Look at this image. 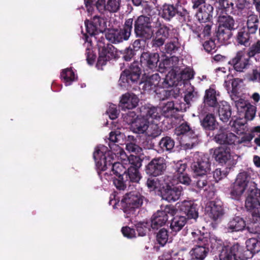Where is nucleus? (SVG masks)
I'll list each match as a JSON object with an SVG mask.
<instances>
[{
	"label": "nucleus",
	"mask_w": 260,
	"mask_h": 260,
	"mask_svg": "<svg viewBox=\"0 0 260 260\" xmlns=\"http://www.w3.org/2000/svg\"><path fill=\"white\" fill-rule=\"evenodd\" d=\"M117 178H113V183L116 188L119 190H124L126 188V182L128 181L125 179V176L123 175L117 176Z\"/></svg>",
	"instance_id": "09e8293b"
},
{
	"label": "nucleus",
	"mask_w": 260,
	"mask_h": 260,
	"mask_svg": "<svg viewBox=\"0 0 260 260\" xmlns=\"http://www.w3.org/2000/svg\"><path fill=\"white\" fill-rule=\"evenodd\" d=\"M248 191L250 193L245 201V208L251 213L252 220L260 223V189L255 186Z\"/></svg>",
	"instance_id": "423d86ee"
},
{
	"label": "nucleus",
	"mask_w": 260,
	"mask_h": 260,
	"mask_svg": "<svg viewBox=\"0 0 260 260\" xmlns=\"http://www.w3.org/2000/svg\"><path fill=\"white\" fill-rule=\"evenodd\" d=\"M210 240L211 238L205 236V234H203L202 235H200L197 239H193V241L196 243V246H203L205 248H209Z\"/></svg>",
	"instance_id": "8fccbe9b"
},
{
	"label": "nucleus",
	"mask_w": 260,
	"mask_h": 260,
	"mask_svg": "<svg viewBox=\"0 0 260 260\" xmlns=\"http://www.w3.org/2000/svg\"><path fill=\"white\" fill-rule=\"evenodd\" d=\"M197 97V92L194 90L192 86H190L185 94L184 101L186 103H188L190 105V102L194 101Z\"/></svg>",
	"instance_id": "864d4df0"
},
{
	"label": "nucleus",
	"mask_w": 260,
	"mask_h": 260,
	"mask_svg": "<svg viewBox=\"0 0 260 260\" xmlns=\"http://www.w3.org/2000/svg\"><path fill=\"white\" fill-rule=\"evenodd\" d=\"M218 27L223 29H229L230 31L234 29V20L230 16H222L219 18Z\"/></svg>",
	"instance_id": "f704fd0d"
},
{
	"label": "nucleus",
	"mask_w": 260,
	"mask_h": 260,
	"mask_svg": "<svg viewBox=\"0 0 260 260\" xmlns=\"http://www.w3.org/2000/svg\"><path fill=\"white\" fill-rule=\"evenodd\" d=\"M233 3L230 0H216V7L225 12L232 11Z\"/></svg>",
	"instance_id": "49530a36"
},
{
	"label": "nucleus",
	"mask_w": 260,
	"mask_h": 260,
	"mask_svg": "<svg viewBox=\"0 0 260 260\" xmlns=\"http://www.w3.org/2000/svg\"><path fill=\"white\" fill-rule=\"evenodd\" d=\"M161 114L166 117H172L177 111L175 104L173 102H168L161 109Z\"/></svg>",
	"instance_id": "37998d69"
},
{
	"label": "nucleus",
	"mask_w": 260,
	"mask_h": 260,
	"mask_svg": "<svg viewBox=\"0 0 260 260\" xmlns=\"http://www.w3.org/2000/svg\"><path fill=\"white\" fill-rule=\"evenodd\" d=\"M179 47L178 40L175 38L165 45V50L168 53H172L178 50Z\"/></svg>",
	"instance_id": "13d9d810"
},
{
	"label": "nucleus",
	"mask_w": 260,
	"mask_h": 260,
	"mask_svg": "<svg viewBox=\"0 0 260 260\" xmlns=\"http://www.w3.org/2000/svg\"><path fill=\"white\" fill-rule=\"evenodd\" d=\"M99 48V56L96 66L99 69H102V67L105 65L107 61L115 58L116 55V49L111 44L103 45L102 42L98 44Z\"/></svg>",
	"instance_id": "ddd939ff"
},
{
	"label": "nucleus",
	"mask_w": 260,
	"mask_h": 260,
	"mask_svg": "<svg viewBox=\"0 0 260 260\" xmlns=\"http://www.w3.org/2000/svg\"><path fill=\"white\" fill-rule=\"evenodd\" d=\"M129 166L128 168H133L140 170L142 166L143 159L138 155H134L131 154L126 157Z\"/></svg>",
	"instance_id": "c03bdc74"
},
{
	"label": "nucleus",
	"mask_w": 260,
	"mask_h": 260,
	"mask_svg": "<svg viewBox=\"0 0 260 260\" xmlns=\"http://www.w3.org/2000/svg\"><path fill=\"white\" fill-rule=\"evenodd\" d=\"M133 132L134 133H137L138 134L144 135L145 136H146V142L147 143H150V144H149V146H148V147H147V148L148 149L151 148L152 147V146H153V144H152V139H153L154 138H155L156 137L157 135L158 134V133H157L156 135L152 133H149V132H151V131H133Z\"/></svg>",
	"instance_id": "6e6d98bb"
},
{
	"label": "nucleus",
	"mask_w": 260,
	"mask_h": 260,
	"mask_svg": "<svg viewBox=\"0 0 260 260\" xmlns=\"http://www.w3.org/2000/svg\"><path fill=\"white\" fill-rule=\"evenodd\" d=\"M218 116L219 119L223 122H226L231 115V108L226 102H222L218 107Z\"/></svg>",
	"instance_id": "2f4dec72"
},
{
	"label": "nucleus",
	"mask_w": 260,
	"mask_h": 260,
	"mask_svg": "<svg viewBox=\"0 0 260 260\" xmlns=\"http://www.w3.org/2000/svg\"><path fill=\"white\" fill-rule=\"evenodd\" d=\"M213 157L218 163L227 164L228 166H233L236 164L234 159H232L231 150L229 148L219 147L214 151Z\"/></svg>",
	"instance_id": "a211bd4d"
},
{
	"label": "nucleus",
	"mask_w": 260,
	"mask_h": 260,
	"mask_svg": "<svg viewBox=\"0 0 260 260\" xmlns=\"http://www.w3.org/2000/svg\"><path fill=\"white\" fill-rule=\"evenodd\" d=\"M177 12V8L173 5L165 4L163 6L161 15L163 18L169 20Z\"/></svg>",
	"instance_id": "e433bc0d"
},
{
	"label": "nucleus",
	"mask_w": 260,
	"mask_h": 260,
	"mask_svg": "<svg viewBox=\"0 0 260 260\" xmlns=\"http://www.w3.org/2000/svg\"><path fill=\"white\" fill-rule=\"evenodd\" d=\"M167 169V162L162 157L152 158L145 167V171L149 176L157 177L162 175Z\"/></svg>",
	"instance_id": "9b49d317"
},
{
	"label": "nucleus",
	"mask_w": 260,
	"mask_h": 260,
	"mask_svg": "<svg viewBox=\"0 0 260 260\" xmlns=\"http://www.w3.org/2000/svg\"><path fill=\"white\" fill-rule=\"evenodd\" d=\"M85 26L87 33L92 37L101 33L103 34L106 29L107 22L105 19L95 16L90 22L85 20Z\"/></svg>",
	"instance_id": "4468645a"
},
{
	"label": "nucleus",
	"mask_w": 260,
	"mask_h": 260,
	"mask_svg": "<svg viewBox=\"0 0 260 260\" xmlns=\"http://www.w3.org/2000/svg\"><path fill=\"white\" fill-rule=\"evenodd\" d=\"M246 226V222L242 217L235 216L230 220L226 229L228 232L234 233L242 231Z\"/></svg>",
	"instance_id": "bb28decb"
},
{
	"label": "nucleus",
	"mask_w": 260,
	"mask_h": 260,
	"mask_svg": "<svg viewBox=\"0 0 260 260\" xmlns=\"http://www.w3.org/2000/svg\"><path fill=\"white\" fill-rule=\"evenodd\" d=\"M213 7L210 4H205L201 6L196 14V17L201 23L210 21L212 17Z\"/></svg>",
	"instance_id": "cd10ccee"
},
{
	"label": "nucleus",
	"mask_w": 260,
	"mask_h": 260,
	"mask_svg": "<svg viewBox=\"0 0 260 260\" xmlns=\"http://www.w3.org/2000/svg\"><path fill=\"white\" fill-rule=\"evenodd\" d=\"M259 19L257 15H250L247 18V27L250 34L256 32L258 27Z\"/></svg>",
	"instance_id": "c9c22d12"
},
{
	"label": "nucleus",
	"mask_w": 260,
	"mask_h": 260,
	"mask_svg": "<svg viewBox=\"0 0 260 260\" xmlns=\"http://www.w3.org/2000/svg\"><path fill=\"white\" fill-rule=\"evenodd\" d=\"M160 109L154 107H146V120L142 118L144 128L147 130L148 128L155 130L157 124H153V119H157L160 117Z\"/></svg>",
	"instance_id": "412c9836"
},
{
	"label": "nucleus",
	"mask_w": 260,
	"mask_h": 260,
	"mask_svg": "<svg viewBox=\"0 0 260 260\" xmlns=\"http://www.w3.org/2000/svg\"><path fill=\"white\" fill-rule=\"evenodd\" d=\"M218 95V94L216 91L212 87H210L206 90L204 97L205 103L210 106H214L217 103V96Z\"/></svg>",
	"instance_id": "72a5a7b5"
},
{
	"label": "nucleus",
	"mask_w": 260,
	"mask_h": 260,
	"mask_svg": "<svg viewBox=\"0 0 260 260\" xmlns=\"http://www.w3.org/2000/svg\"><path fill=\"white\" fill-rule=\"evenodd\" d=\"M110 168L111 171L116 176H119L123 175L124 170H126L124 168L123 165L118 162L112 161V164L111 166H108V169Z\"/></svg>",
	"instance_id": "de8ad7c7"
},
{
	"label": "nucleus",
	"mask_w": 260,
	"mask_h": 260,
	"mask_svg": "<svg viewBox=\"0 0 260 260\" xmlns=\"http://www.w3.org/2000/svg\"><path fill=\"white\" fill-rule=\"evenodd\" d=\"M228 174L227 170H221V169H216L213 172V177L214 179L215 182H218L219 181L226 177Z\"/></svg>",
	"instance_id": "052dcab7"
},
{
	"label": "nucleus",
	"mask_w": 260,
	"mask_h": 260,
	"mask_svg": "<svg viewBox=\"0 0 260 260\" xmlns=\"http://www.w3.org/2000/svg\"><path fill=\"white\" fill-rule=\"evenodd\" d=\"M232 77L228 76L227 78L224 81V86L229 94L232 99H235V96L234 93H233V87L232 86Z\"/></svg>",
	"instance_id": "e2e57ef3"
},
{
	"label": "nucleus",
	"mask_w": 260,
	"mask_h": 260,
	"mask_svg": "<svg viewBox=\"0 0 260 260\" xmlns=\"http://www.w3.org/2000/svg\"><path fill=\"white\" fill-rule=\"evenodd\" d=\"M141 74L138 62H133L128 69L121 74L119 80L120 86L127 88L132 83L137 82L140 79Z\"/></svg>",
	"instance_id": "9d476101"
},
{
	"label": "nucleus",
	"mask_w": 260,
	"mask_h": 260,
	"mask_svg": "<svg viewBox=\"0 0 260 260\" xmlns=\"http://www.w3.org/2000/svg\"><path fill=\"white\" fill-rule=\"evenodd\" d=\"M232 36L231 31L229 29H223L218 27L217 32V37L219 42L223 44H228V41Z\"/></svg>",
	"instance_id": "a19ab883"
},
{
	"label": "nucleus",
	"mask_w": 260,
	"mask_h": 260,
	"mask_svg": "<svg viewBox=\"0 0 260 260\" xmlns=\"http://www.w3.org/2000/svg\"><path fill=\"white\" fill-rule=\"evenodd\" d=\"M228 131H220L219 134H216L214 139L215 141L222 145H236L237 136L232 133H228Z\"/></svg>",
	"instance_id": "a878e982"
},
{
	"label": "nucleus",
	"mask_w": 260,
	"mask_h": 260,
	"mask_svg": "<svg viewBox=\"0 0 260 260\" xmlns=\"http://www.w3.org/2000/svg\"><path fill=\"white\" fill-rule=\"evenodd\" d=\"M123 121L128 125H131L130 127L125 128H130L131 130H144L142 118H138L134 112H129L123 117Z\"/></svg>",
	"instance_id": "393cba45"
},
{
	"label": "nucleus",
	"mask_w": 260,
	"mask_h": 260,
	"mask_svg": "<svg viewBox=\"0 0 260 260\" xmlns=\"http://www.w3.org/2000/svg\"><path fill=\"white\" fill-rule=\"evenodd\" d=\"M138 236H144L150 230V225L147 222H140L135 225Z\"/></svg>",
	"instance_id": "3c124183"
},
{
	"label": "nucleus",
	"mask_w": 260,
	"mask_h": 260,
	"mask_svg": "<svg viewBox=\"0 0 260 260\" xmlns=\"http://www.w3.org/2000/svg\"><path fill=\"white\" fill-rule=\"evenodd\" d=\"M203 46L207 52L212 53L216 51V45L213 40L206 41L203 44Z\"/></svg>",
	"instance_id": "338daca9"
},
{
	"label": "nucleus",
	"mask_w": 260,
	"mask_h": 260,
	"mask_svg": "<svg viewBox=\"0 0 260 260\" xmlns=\"http://www.w3.org/2000/svg\"><path fill=\"white\" fill-rule=\"evenodd\" d=\"M198 205L191 201H185L180 205V214L177 215L171 220L170 228L173 235L180 231L186 223L187 220L196 219L199 216Z\"/></svg>",
	"instance_id": "20e7f679"
},
{
	"label": "nucleus",
	"mask_w": 260,
	"mask_h": 260,
	"mask_svg": "<svg viewBox=\"0 0 260 260\" xmlns=\"http://www.w3.org/2000/svg\"><path fill=\"white\" fill-rule=\"evenodd\" d=\"M260 54V41H257L249 48L248 52L249 57H252L256 54Z\"/></svg>",
	"instance_id": "69168bd1"
},
{
	"label": "nucleus",
	"mask_w": 260,
	"mask_h": 260,
	"mask_svg": "<svg viewBox=\"0 0 260 260\" xmlns=\"http://www.w3.org/2000/svg\"><path fill=\"white\" fill-rule=\"evenodd\" d=\"M248 79L250 81L260 82V68L253 69L252 73L249 74Z\"/></svg>",
	"instance_id": "774afa93"
},
{
	"label": "nucleus",
	"mask_w": 260,
	"mask_h": 260,
	"mask_svg": "<svg viewBox=\"0 0 260 260\" xmlns=\"http://www.w3.org/2000/svg\"><path fill=\"white\" fill-rule=\"evenodd\" d=\"M139 101V99L136 95L127 92L121 96L119 106L122 110L132 109L137 106Z\"/></svg>",
	"instance_id": "b1692460"
},
{
	"label": "nucleus",
	"mask_w": 260,
	"mask_h": 260,
	"mask_svg": "<svg viewBox=\"0 0 260 260\" xmlns=\"http://www.w3.org/2000/svg\"><path fill=\"white\" fill-rule=\"evenodd\" d=\"M108 150L104 145L97 146L93 153L99 175L102 178V172L108 169V166H111L115 158L125 160L127 155L124 150L114 143H109Z\"/></svg>",
	"instance_id": "f03ea898"
},
{
	"label": "nucleus",
	"mask_w": 260,
	"mask_h": 260,
	"mask_svg": "<svg viewBox=\"0 0 260 260\" xmlns=\"http://www.w3.org/2000/svg\"><path fill=\"white\" fill-rule=\"evenodd\" d=\"M175 145L174 141L170 137H165L161 138L159 142V146L162 151L171 152Z\"/></svg>",
	"instance_id": "ea45409f"
},
{
	"label": "nucleus",
	"mask_w": 260,
	"mask_h": 260,
	"mask_svg": "<svg viewBox=\"0 0 260 260\" xmlns=\"http://www.w3.org/2000/svg\"><path fill=\"white\" fill-rule=\"evenodd\" d=\"M206 211L209 217L216 221L224 214L223 208L220 201H210L206 207Z\"/></svg>",
	"instance_id": "4be33fe9"
},
{
	"label": "nucleus",
	"mask_w": 260,
	"mask_h": 260,
	"mask_svg": "<svg viewBox=\"0 0 260 260\" xmlns=\"http://www.w3.org/2000/svg\"><path fill=\"white\" fill-rule=\"evenodd\" d=\"M121 232L123 235L127 238H133L136 237L135 230L126 226L122 227Z\"/></svg>",
	"instance_id": "0e129e2a"
},
{
	"label": "nucleus",
	"mask_w": 260,
	"mask_h": 260,
	"mask_svg": "<svg viewBox=\"0 0 260 260\" xmlns=\"http://www.w3.org/2000/svg\"><path fill=\"white\" fill-rule=\"evenodd\" d=\"M175 134L180 143L188 148H191L198 143L199 134L196 131H175Z\"/></svg>",
	"instance_id": "6ab92c4d"
},
{
	"label": "nucleus",
	"mask_w": 260,
	"mask_h": 260,
	"mask_svg": "<svg viewBox=\"0 0 260 260\" xmlns=\"http://www.w3.org/2000/svg\"><path fill=\"white\" fill-rule=\"evenodd\" d=\"M155 32L153 36L152 46L160 47L164 45L166 39L172 37L171 30L167 26L161 24L157 20V22L152 23L149 17L140 16L135 22V31L137 36L145 39H150L154 30Z\"/></svg>",
	"instance_id": "f257e3e1"
},
{
	"label": "nucleus",
	"mask_w": 260,
	"mask_h": 260,
	"mask_svg": "<svg viewBox=\"0 0 260 260\" xmlns=\"http://www.w3.org/2000/svg\"><path fill=\"white\" fill-rule=\"evenodd\" d=\"M159 56L157 53L143 52L140 58L141 66L146 70L153 71L157 67Z\"/></svg>",
	"instance_id": "aec40b11"
},
{
	"label": "nucleus",
	"mask_w": 260,
	"mask_h": 260,
	"mask_svg": "<svg viewBox=\"0 0 260 260\" xmlns=\"http://www.w3.org/2000/svg\"><path fill=\"white\" fill-rule=\"evenodd\" d=\"M173 73H169L166 76V79H162V81H160V77L158 74L155 73L150 77H146V80L144 82V87L146 90L154 89L157 87L160 88H165L169 86L177 85L178 83L175 80V78H177V75L174 77L173 79H171Z\"/></svg>",
	"instance_id": "1a4fd4ad"
},
{
	"label": "nucleus",
	"mask_w": 260,
	"mask_h": 260,
	"mask_svg": "<svg viewBox=\"0 0 260 260\" xmlns=\"http://www.w3.org/2000/svg\"><path fill=\"white\" fill-rule=\"evenodd\" d=\"M203 127L208 130L218 129V123L216 122L212 115H207L201 123Z\"/></svg>",
	"instance_id": "4c0bfd02"
},
{
	"label": "nucleus",
	"mask_w": 260,
	"mask_h": 260,
	"mask_svg": "<svg viewBox=\"0 0 260 260\" xmlns=\"http://www.w3.org/2000/svg\"><path fill=\"white\" fill-rule=\"evenodd\" d=\"M256 108L255 106L249 104L242 112L244 117L247 120H252L255 114Z\"/></svg>",
	"instance_id": "4d7b16f0"
},
{
	"label": "nucleus",
	"mask_w": 260,
	"mask_h": 260,
	"mask_svg": "<svg viewBox=\"0 0 260 260\" xmlns=\"http://www.w3.org/2000/svg\"><path fill=\"white\" fill-rule=\"evenodd\" d=\"M193 76L194 73L192 69L190 68H186L181 72L180 78L181 80L186 81L193 78Z\"/></svg>",
	"instance_id": "bf43d9fd"
},
{
	"label": "nucleus",
	"mask_w": 260,
	"mask_h": 260,
	"mask_svg": "<svg viewBox=\"0 0 260 260\" xmlns=\"http://www.w3.org/2000/svg\"><path fill=\"white\" fill-rule=\"evenodd\" d=\"M209 251V248L195 246L189 252L190 260H204Z\"/></svg>",
	"instance_id": "c85d7f7f"
},
{
	"label": "nucleus",
	"mask_w": 260,
	"mask_h": 260,
	"mask_svg": "<svg viewBox=\"0 0 260 260\" xmlns=\"http://www.w3.org/2000/svg\"><path fill=\"white\" fill-rule=\"evenodd\" d=\"M120 0H108L107 2V11L111 13L116 12L119 9Z\"/></svg>",
	"instance_id": "5fc2aeb1"
},
{
	"label": "nucleus",
	"mask_w": 260,
	"mask_h": 260,
	"mask_svg": "<svg viewBox=\"0 0 260 260\" xmlns=\"http://www.w3.org/2000/svg\"><path fill=\"white\" fill-rule=\"evenodd\" d=\"M123 174L128 183H138L142 177L140 170L133 168H128L124 170Z\"/></svg>",
	"instance_id": "c756f323"
},
{
	"label": "nucleus",
	"mask_w": 260,
	"mask_h": 260,
	"mask_svg": "<svg viewBox=\"0 0 260 260\" xmlns=\"http://www.w3.org/2000/svg\"><path fill=\"white\" fill-rule=\"evenodd\" d=\"M191 168L193 175L207 174L211 169V162L209 158L204 155L199 156L192 162Z\"/></svg>",
	"instance_id": "2eb2a0df"
},
{
	"label": "nucleus",
	"mask_w": 260,
	"mask_h": 260,
	"mask_svg": "<svg viewBox=\"0 0 260 260\" xmlns=\"http://www.w3.org/2000/svg\"><path fill=\"white\" fill-rule=\"evenodd\" d=\"M182 191V187L169 184H166L160 189V193L162 199L169 202H175L179 200Z\"/></svg>",
	"instance_id": "f3484780"
},
{
	"label": "nucleus",
	"mask_w": 260,
	"mask_h": 260,
	"mask_svg": "<svg viewBox=\"0 0 260 260\" xmlns=\"http://www.w3.org/2000/svg\"><path fill=\"white\" fill-rule=\"evenodd\" d=\"M235 97V99L232 100L235 102L238 111L242 113L250 103L242 99H239L238 95H236Z\"/></svg>",
	"instance_id": "603ef678"
},
{
	"label": "nucleus",
	"mask_w": 260,
	"mask_h": 260,
	"mask_svg": "<svg viewBox=\"0 0 260 260\" xmlns=\"http://www.w3.org/2000/svg\"><path fill=\"white\" fill-rule=\"evenodd\" d=\"M234 70L238 72H244L250 66L249 57L243 51L237 52L236 55L229 61Z\"/></svg>",
	"instance_id": "dca6fc26"
},
{
	"label": "nucleus",
	"mask_w": 260,
	"mask_h": 260,
	"mask_svg": "<svg viewBox=\"0 0 260 260\" xmlns=\"http://www.w3.org/2000/svg\"><path fill=\"white\" fill-rule=\"evenodd\" d=\"M133 20L129 18L126 20L123 29H108L105 32V37L112 43H118L127 40L131 33Z\"/></svg>",
	"instance_id": "6e6552de"
},
{
	"label": "nucleus",
	"mask_w": 260,
	"mask_h": 260,
	"mask_svg": "<svg viewBox=\"0 0 260 260\" xmlns=\"http://www.w3.org/2000/svg\"><path fill=\"white\" fill-rule=\"evenodd\" d=\"M211 247L220 251L219 260H247L248 257L242 253L243 249L238 242L231 243L228 240L212 238Z\"/></svg>",
	"instance_id": "7ed1b4c3"
},
{
	"label": "nucleus",
	"mask_w": 260,
	"mask_h": 260,
	"mask_svg": "<svg viewBox=\"0 0 260 260\" xmlns=\"http://www.w3.org/2000/svg\"><path fill=\"white\" fill-rule=\"evenodd\" d=\"M144 197L138 191L135 190L126 193L120 202H118L120 208L125 214V217H130L135 214L136 209L143 204Z\"/></svg>",
	"instance_id": "39448f33"
},
{
	"label": "nucleus",
	"mask_w": 260,
	"mask_h": 260,
	"mask_svg": "<svg viewBox=\"0 0 260 260\" xmlns=\"http://www.w3.org/2000/svg\"><path fill=\"white\" fill-rule=\"evenodd\" d=\"M60 77L66 86L71 85L78 78L77 74L70 68L63 70L60 73Z\"/></svg>",
	"instance_id": "7c9ffc66"
},
{
	"label": "nucleus",
	"mask_w": 260,
	"mask_h": 260,
	"mask_svg": "<svg viewBox=\"0 0 260 260\" xmlns=\"http://www.w3.org/2000/svg\"><path fill=\"white\" fill-rule=\"evenodd\" d=\"M169 232L165 228L160 229L156 233V239L158 243L161 246H164L168 242Z\"/></svg>",
	"instance_id": "a18cd8bd"
},
{
	"label": "nucleus",
	"mask_w": 260,
	"mask_h": 260,
	"mask_svg": "<svg viewBox=\"0 0 260 260\" xmlns=\"http://www.w3.org/2000/svg\"><path fill=\"white\" fill-rule=\"evenodd\" d=\"M210 177L208 176L207 174L193 175L194 186L200 190L209 192L212 191L214 188V185L211 180H209Z\"/></svg>",
	"instance_id": "5701e85b"
},
{
	"label": "nucleus",
	"mask_w": 260,
	"mask_h": 260,
	"mask_svg": "<svg viewBox=\"0 0 260 260\" xmlns=\"http://www.w3.org/2000/svg\"><path fill=\"white\" fill-rule=\"evenodd\" d=\"M175 213V210L172 207L167 206L164 210L157 211L154 213L151 218L150 226L153 230H158L165 225L168 220L170 214L172 216Z\"/></svg>",
	"instance_id": "f8f14e48"
},
{
	"label": "nucleus",
	"mask_w": 260,
	"mask_h": 260,
	"mask_svg": "<svg viewBox=\"0 0 260 260\" xmlns=\"http://www.w3.org/2000/svg\"><path fill=\"white\" fill-rule=\"evenodd\" d=\"M107 113L111 119L114 120L117 118L119 115V111L117 109L116 106L113 104H110Z\"/></svg>",
	"instance_id": "680f3d73"
},
{
	"label": "nucleus",
	"mask_w": 260,
	"mask_h": 260,
	"mask_svg": "<svg viewBox=\"0 0 260 260\" xmlns=\"http://www.w3.org/2000/svg\"><path fill=\"white\" fill-rule=\"evenodd\" d=\"M245 244L247 251H250L252 254L257 253L260 251V241L255 238L247 239Z\"/></svg>",
	"instance_id": "58836bf2"
},
{
	"label": "nucleus",
	"mask_w": 260,
	"mask_h": 260,
	"mask_svg": "<svg viewBox=\"0 0 260 260\" xmlns=\"http://www.w3.org/2000/svg\"><path fill=\"white\" fill-rule=\"evenodd\" d=\"M84 41V46L86 47V60L88 63L90 65L93 64L94 62V60L95 58V55L93 53V51H92V45L91 42L92 40L91 38H89L87 35H84V37L83 38Z\"/></svg>",
	"instance_id": "473e14b6"
},
{
	"label": "nucleus",
	"mask_w": 260,
	"mask_h": 260,
	"mask_svg": "<svg viewBox=\"0 0 260 260\" xmlns=\"http://www.w3.org/2000/svg\"><path fill=\"white\" fill-rule=\"evenodd\" d=\"M250 35L245 28H242L238 31L237 40L239 44L248 46L249 44Z\"/></svg>",
	"instance_id": "79ce46f5"
},
{
	"label": "nucleus",
	"mask_w": 260,
	"mask_h": 260,
	"mask_svg": "<svg viewBox=\"0 0 260 260\" xmlns=\"http://www.w3.org/2000/svg\"><path fill=\"white\" fill-rule=\"evenodd\" d=\"M250 177L247 172L239 173L235 182L232 184L230 194L233 199L238 200L248 186L253 187L255 184L250 181Z\"/></svg>",
	"instance_id": "0eeeda50"
}]
</instances>
